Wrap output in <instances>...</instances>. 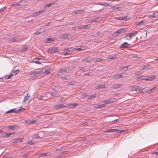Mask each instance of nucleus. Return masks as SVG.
Segmentation results:
<instances>
[{
    "label": "nucleus",
    "instance_id": "obj_49",
    "mask_svg": "<svg viewBox=\"0 0 158 158\" xmlns=\"http://www.w3.org/2000/svg\"><path fill=\"white\" fill-rule=\"evenodd\" d=\"M24 110V108H21L20 109H19L17 110V111L18 112V113L19 111H21V112L23 111Z\"/></svg>",
    "mask_w": 158,
    "mask_h": 158
},
{
    "label": "nucleus",
    "instance_id": "obj_18",
    "mask_svg": "<svg viewBox=\"0 0 158 158\" xmlns=\"http://www.w3.org/2000/svg\"><path fill=\"white\" fill-rule=\"evenodd\" d=\"M137 33L138 31H135L134 32L129 33V34L130 35V36L131 38L135 36L137 34Z\"/></svg>",
    "mask_w": 158,
    "mask_h": 158
},
{
    "label": "nucleus",
    "instance_id": "obj_29",
    "mask_svg": "<svg viewBox=\"0 0 158 158\" xmlns=\"http://www.w3.org/2000/svg\"><path fill=\"white\" fill-rule=\"evenodd\" d=\"M20 1L17 2H14L12 4V6H20Z\"/></svg>",
    "mask_w": 158,
    "mask_h": 158
},
{
    "label": "nucleus",
    "instance_id": "obj_35",
    "mask_svg": "<svg viewBox=\"0 0 158 158\" xmlns=\"http://www.w3.org/2000/svg\"><path fill=\"white\" fill-rule=\"evenodd\" d=\"M105 87V86L104 85H99L98 86V88H97L98 89H102Z\"/></svg>",
    "mask_w": 158,
    "mask_h": 158
},
{
    "label": "nucleus",
    "instance_id": "obj_15",
    "mask_svg": "<svg viewBox=\"0 0 158 158\" xmlns=\"http://www.w3.org/2000/svg\"><path fill=\"white\" fill-rule=\"evenodd\" d=\"M12 142L13 143H15L18 142H21L22 141V139L19 138H15L12 139Z\"/></svg>",
    "mask_w": 158,
    "mask_h": 158
},
{
    "label": "nucleus",
    "instance_id": "obj_39",
    "mask_svg": "<svg viewBox=\"0 0 158 158\" xmlns=\"http://www.w3.org/2000/svg\"><path fill=\"white\" fill-rule=\"evenodd\" d=\"M27 50V48L26 47H24L22 48V49L21 50V52H25L26 50Z\"/></svg>",
    "mask_w": 158,
    "mask_h": 158
},
{
    "label": "nucleus",
    "instance_id": "obj_9",
    "mask_svg": "<svg viewBox=\"0 0 158 158\" xmlns=\"http://www.w3.org/2000/svg\"><path fill=\"white\" fill-rule=\"evenodd\" d=\"M89 26L88 25H84L80 27L79 28L81 30H83L85 29H89Z\"/></svg>",
    "mask_w": 158,
    "mask_h": 158
},
{
    "label": "nucleus",
    "instance_id": "obj_1",
    "mask_svg": "<svg viewBox=\"0 0 158 158\" xmlns=\"http://www.w3.org/2000/svg\"><path fill=\"white\" fill-rule=\"evenodd\" d=\"M71 70L70 67H68L65 68H61L60 69L59 71L61 73H62L63 72H65L67 73H69L71 72Z\"/></svg>",
    "mask_w": 158,
    "mask_h": 158
},
{
    "label": "nucleus",
    "instance_id": "obj_30",
    "mask_svg": "<svg viewBox=\"0 0 158 158\" xmlns=\"http://www.w3.org/2000/svg\"><path fill=\"white\" fill-rule=\"evenodd\" d=\"M118 20H128V19H127V17L126 16H124L123 17H119L117 18Z\"/></svg>",
    "mask_w": 158,
    "mask_h": 158
},
{
    "label": "nucleus",
    "instance_id": "obj_37",
    "mask_svg": "<svg viewBox=\"0 0 158 158\" xmlns=\"http://www.w3.org/2000/svg\"><path fill=\"white\" fill-rule=\"evenodd\" d=\"M53 41V39L52 38H49L47 39V42L48 43H50L51 42V41Z\"/></svg>",
    "mask_w": 158,
    "mask_h": 158
},
{
    "label": "nucleus",
    "instance_id": "obj_40",
    "mask_svg": "<svg viewBox=\"0 0 158 158\" xmlns=\"http://www.w3.org/2000/svg\"><path fill=\"white\" fill-rule=\"evenodd\" d=\"M116 58V56L114 55V56H112L111 55H110L109 56V59H115Z\"/></svg>",
    "mask_w": 158,
    "mask_h": 158
},
{
    "label": "nucleus",
    "instance_id": "obj_62",
    "mask_svg": "<svg viewBox=\"0 0 158 158\" xmlns=\"http://www.w3.org/2000/svg\"><path fill=\"white\" fill-rule=\"evenodd\" d=\"M80 70L82 71H85V69L84 67H82L81 68Z\"/></svg>",
    "mask_w": 158,
    "mask_h": 158
},
{
    "label": "nucleus",
    "instance_id": "obj_28",
    "mask_svg": "<svg viewBox=\"0 0 158 158\" xmlns=\"http://www.w3.org/2000/svg\"><path fill=\"white\" fill-rule=\"evenodd\" d=\"M121 76V78H124L127 77V74L126 73H120Z\"/></svg>",
    "mask_w": 158,
    "mask_h": 158
},
{
    "label": "nucleus",
    "instance_id": "obj_57",
    "mask_svg": "<svg viewBox=\"0 0 158 158\" xmlns=\"http://www.w3.org/2000/svg\"><path fill=\"white\" fill-rule=\"evenodd\" d=\"M5 9V7H3L0 9V13L3 11Z\"/></svg>",
    "mask_w": 158,
    "mask_h": 158
},
{
    "label": "nucleus",
    "instance_id": "obj_24",
    "mask_svg": "<svg viewBox=\"0 0 158 158\" xmlns=\"http://www.w3.org/2000/svg\"><path fill=\"white\" fill-rule=\"evenodd\" d=\"M105 106V104H102L101 105H99L97 106H95V108L97 109H99L101 108L102 107H104Z\"/></svg>",
    "mask_w": 158,
    "mask_h": 158
},
{
    "label": "nucleus",
    "instance_id": "obj_27",
    "mask_svg": "<svg viewBox=\"0 0 158 158\" xmlns=\"http://www.w3.org/2000/svg\"><path fill=\"white\" fill-rule=\"evenodd\" d=\"M143 24V21H140L139 22H138L136 23L135 24V25L136 26L142 25Z\"/></svg>",
    "mask_w": 158,
    "mask_h": 158
},
{
    "label": "nucleus",
    "instance_id": "obj_19",
    "mask_svg": "<svg viewBox=\"0 0 158 158\" xmlns=\"http://www.w3.org/2000/svg\"><path fill=\"white\" fill-rule=\"evenodd\" d=\"M114 77L115 79H118L121 78L120 73L115 75L114 76Z\"/></svg>",
    "mask_w": 158,
    "mask_h": 158
},
{
    "label": "nucleus",
    "instance_id": "obj_7",
    "mask_svg": "<svg viewBox=\"0 0 158 158\" xmlns=\"http://www.w3.org/2000/svg\"><path fill=\"white\" fill-rule=\"evenodd\" d=\"M18 127V126L17 125H15L14 126L9 125L7 127V128L8 129L12 130H14L15 129H17Z\"/></svg>",
    "mask_w": 158,
    "mask_h": 158
},
{
    "label": "nucleus",
    "instance_id": "obj_64",
    "mask_svg": "<svg viewBox=\"0 0 158 158\" xmlns=\"http://www.w3.org/2000/svg\"><path fill=\"white\" fill-rule=\"evenodd\" d=\"M51 24V23H48L47 24H45V26H49V25H50V24Z\"/></svg>",
    "mask_w": 158,
    "mask_h": 158
},
{
    "label": "nucleus",
    "instance_id": "obj_41",
    "mask_svg": "<svg viewBox=\"0 0 158 158\" xmlns=\"http://www.w3.org/2000/svg\"><path fill=\"white\" fill-rule=\"evenodd\" d=\"M19 70H16L15 71H14L13 73L15 75H16L17 73H19Z\"/></svg>",
    "mask_w": 158,
    "mask_h": 158
},
{
    "label": "nucleus",
    "instance_id": "obj_42",
    "mask_svg": "<svg viewBox=\"0 0 158 158\" xmlns=\"http://www.w3.org/2000/svg\"><path fill=\"white\" fill-rule=\"evenodd\" d=\"M69 152L68 151H64L61 152L60 153L61 154H68Z\"/></svg>",
    "mask_w": 158,
    "mask_h": 158
},
{
    "label": "nucleus",
    "instance_id": "obj_22",
    "mask_svg": "<svg viewBox=\"0 0 158 158\" xmlns=\"http://www.w3.org/2000/svg\"><path fill=\"white\" fill-rule=\"evenodd\" d=\"M50 155V153L49 152H47L45 153H42L40 155V156L43 157L44 156H48Z\"/></svg>",
    "mask_w": 158,
    "mask_h": 158
},
{
    "label": "nucleus",
    "instance_id": "obj_34",
    "mask_svg": "<svg viewBox=\"0 0 158 158\" xmlns=\"http://www.w3.org/2000/svg\"><path fill=\"white\" fill-rule=\"evenodd\" d=\"M155 88H152L151 89H148V90H147V91H146V92L148 94H150L152 92V90H153L155 89Z\"/></svg>",
    "mask_w": 158,
    "mask_h": 158
},
{
    "label": "nucleus",
    "instance_id": "obj_2",
    "mask_svg": "<svg viewBox=\"0 0 158 158\" xmlns=\"http://www.w3.org/2000/svg\"><path fill=\"white\" fill-rule=\"evenodd\" d=\"M74 50V49L72 48H65L64 49V52H63V54L64 55L70 54H71V52H73Z\"/></svg>",
    "mask_w": 158,
    "mask_h": 158
},
{
    "label": "nucleus",
    "instance_id": "obj_3",
    "mask_svg": "<svg viewBox=\"0 0 158 158\" xmlns=\"http://www.w3.org/2000/svg\"><path fill=\"white\" fill-rule=\"evenodd\" d=\"M125 28H123L118 29L115 31L113 34V36L116 37L118 36L119 34L123 33L125 32Z\"/></svg>",
    "mask_w": 158,
    "mask_h": 158
},
{
    "label": "nucleus",
    "instance_id": "obj_6",
    "mask_svg": "<svg viewBox=\"0 0 158 158\" xmlns=\"http://www.w3.org/2000/svg\"><path fill=\"white\" fill-rule=\"evenodd\" d=\"M115 99L114 98H112L109 99L107 100L104 101L105 103L106 104H109L112 103L115 101Z\"/></svg>",
    "mask_w": 158,
    "mask_h": 158
},
{
    "label": "nucleus",
    "instance_id": "obj_52",
    "mask_svg": "<svg viewBox=\"0 0 158 158\" xmlns=\"http://www.w3.org/2000/svg\"><path fill=\"white\" fill-rule=\"evenodd\" d=\"M28 144L30 145H32L34 144V143L33 142L32 140H30L28 142Z\"/></svg>",
    "mask_w": 158,
    "mask_h": 158
},
{
    "label": "nucleus",
    "instance_id": "obj_55",
    "mask_svg": "<svg viewBox=\"0 0 158 158\" xmlns=\"http://www.w3.org/2000/svg\"><path fill=\"white\" fill-rule=\"evenodd\" d=\"M40 32L39 31V30L38 31H36L35 33V35H38L39 34H40Z\"/></svg>",
    "mask_w": 158,
    "mask_h": 158
},
{
    "label": "nucleus",
    "instance_id": "obj_33",
    "mask_svg": "<svg viewBox=\"0 0 158 158\" xmlns=\"http://www.w3.org/2000/svg\"><path fill=\"white\" fill-rule=\"evenodd\" d=\"M152 68V66L149 65L147 66H144V69H151Z\"/></svg>",
    "mask_w": 158,
    "mask_h": 158
},
{
    "label": "nucleus",
    "instance_id": "obj_61",
    "mask_svg": "<svg viewBox=\"0 0 158 158\" xmlns=\"http://www.w3.org/2000/svg\"><path fill=\"white\" fill-rule=\"evenodd\" d=\"M45 73H47V74H49L50 73V70H47L45 71Z\"/></svg>",
    "mask_w": 158,
    "mask_h": 158
},
{
    "label": "nucleus",
    "instance_id": "obj_47",
    "mask_svg": "<svg viewBox=\"0 0 158 158\" xmlns=\"http://www.w3.org/2000/svg\"><path fill=\"white\" fill-rule=\"evenodd\" d=\"M76 83L74 81H72L70 82V85H74Z\"/></svg>",
    "mask_w": 158,
    "mask_h": 158
},
{
    "label": "nucleus",
    "instance_id": "obj_59",
    "mask_svg": "<svg viewBox=\"0 0 158 158\" xmlns=\"http://www.w3.org/2000/svg\"><path fill=\"white\" fill-rule=\"evenodd\" d=\"M54 51L56 52L58 51V48L57 47H55L54 48Z\"/></svg>",
    "mask_w": 158,
    "mask_h": 158
},
{
    "label": "nucleus",
    "instance_id": "obj_10",
    "mask_svg": "<svg viewBox=\"0 0 158 158\" xmlns=\"http://www.w3.org/2000/svg\"><path fill=\"white\" fill-rule=\"evenodd\" d=\"M148 17H154L155 18H156L158 17V12H154L152 15H148Z\"/></svg>",
    "mask_w": 158,
    "mask_h": 158
},
{
    "label": "nucleus",
    "instance_id": "obj_23",
    "mask_svg": "<svg viewBox=\"0 0 158 158\" xmlns=\"http://www.w3.org/2000/svg\"><path fill=\"white\" fill-rule=\"evenodd\" d=\"M44 12L43 10H42L41 11H39L37 12H36L35 14H34V16H38V15H40L41 13H43Z\"/></svg>",
    "mask_w": 158,
    "mask_h": 158
},
{
    "label": "nucleus",
    "instance_id": "obj_8",
    "mask_svg": "<svg viewBox=\"0 0 158 158\" xmlns=\"http://www.w3.org/2000/svg\"><path fill=\"white\" fill-rule=\"evenodd\" d=\"M123 86L121 84H115L112 86L113 89H117Z\"/></svg>",
    "mask_w": 158,
    "mask_h": 158
},
{
    "label": "nucleus",
    "instance_id": "obj_17",
    "mask_svg": "<svg viewBox=\"0 0 158 158\" xmlns=\"http://www.w3.org/2000/svg\"><path fill=\"white\" fill-rule=\"evenodd\" d=\"M86 48V47L84 46L83 47H81L80 48H74V50H77L78 51H81L84 50H85Z\"/></svg>",
    "mask_w": 158,
    "mask_h": 158
},
{
    "label": "nucleus",
    "instance_id": "obj_51",
    "mask_svg": "<svg viewBox=\"0 0 158 158\" xmlns=\"http://www.w3.org/2000/svg\"><path fill=\"white\" fill-rule=\"evenodd\" d=\"M12 134V133H7L6 134V135L4 136H3L4 137H7V136H10V135L11 134Z\"/></svg>",
    "mask_w": 158,
    "mask_h": 158
},
{
    "label": "nucleus",
    "instance_id": "obj_53",
    "mask_svg": "<svg viewBox=\"0 0 158 158\" xmlns=\"http://www.w3.org/2000/svg\"><path fill=\"white\" fill-rule=\"evenodd\" d=\"M57 92H54V93H52L51 94V95L52 96H55L56 95H57Z\"/></svg>",
    "mask_w": 158,
    "mask_h": 158
},
{
    "label": "nucleus",
    "instance_id": "obj_5",
    "mask_svg": "<svg viewBox=\"0 0 158 158\" xmlns=\"http://www.w3.org/2000/svg\"><path fill=\"white\" fill-rule=\"evenodd\" d=\"M10 41L12 42H20V40L18 36H15L13 38H11L10 39Z\"/></svg>",
    "mask_w": 158,
    "mask_h": 158
},
{
    "label": "nucleus",
    "instance_id": "obj_50",
    "mask_svg": "<svg viewBox=\"0 0 158 158\" xmlns=\"http://www.w3.org/2000/svg\"><path fill=\"white\" fill-rule=\"evenodd\" d=\"M34 137L35 138V139H36V138H39V136L37 134H34Z\"/></svg>",
    "mask_w": 158,
    "mask_h": 158
},
{
    "label": "nucleus",
    "instance_id": "obj_14",
    "mask_svg": "<svg viewBox=\"0 0 158 158\" xmlns=\"http://www.w3.org/2000/svg\"><path fill=\"white\" fill-rule=\"evenodd\" d=\"M17 113L18 112L17 111V110L16 108L12 109L11 110H10L9 111H6L5 114H6L8 113Z\"/></svg>",
    "mask_w": 158,
    "mask_h": 158
},
{
    "label": "nucleus",
    "instance_id": "obj_54",
    "mask_svg": "<svg viewBox=\"0 0 158 158\" xmlns=\"http://www.w3.org/2000/svg\"><path fill=\"white\" fill-rule=\"evenodd\" d=\"M144 77L143 76H142V77H139L138 78L139 79V80H145V78H144Z\"/></svg>",
    "mask_w": 158,
    "mask_h": 158
},
{
    "label": "nucleus",
    "instance_id": "obj_16",
    "mask_svg": "<svg viewBox=\"0 0 158 158\" xmlns=\"http://www.w3.org/2000/svg\"><path fill=\"white\" fill-rule=\"evenodd\" d=\"M85 11L83 10H79L76 11H74L73 12L75 14H82V13L85 12Z\"/></svg>",
    "mask_w": 158,
    "mask_h": 158
},
{
    "label": "nucleus",
    "instance_id": "obj_45",
    "mask_svg": "<svg viewBox=\"0 0 158 158\" xmlns=\"http://www.w3.org/2000/svg\"><path fill=\"white\" fill-rule=\"evenodd\" d=\"M13 76V74H11L9 75L8 76V77H6V79H8L9 78H11Z\"/></svg>",
    "mask_w": 158,
    "mask_h": 158
},
{
    "label": "nucleus",
    "instance_id": "obj_38",
    "mask_svg": "<svg viewBox=\"0 0 158 158\" xmlns=\"http://www.w3.org/2000/svg\"><path fill=\"white\" fill-rule=\"evenodd\" d=\"M69 34L66 35V34H64L62 35V38L63 39H66L67 38Z\"/></svg>",
    "mask_w": 158,
    "mask_h": 158
},
{
    "label": "nucleus",
    "instance_id": "obj_25",
    "mask_svg": "<svg viewBox=\"0 0 158 158\" xmlns=\"http://www.w3.org/2000/svg\"><path fill=\"white\" fill-rule=\"evenodd\" d=\"M54 4H55L54 2H53V3H49L48 4H46L44 5V7L45 8H46V7H49L51 6H53V5Z\"/></svg>",
    "mask_w": 158,
    "mask_h": 158
},
{
    "label": "nucleus",
    "instance_id": "obj_46",
    "mask_svg": "<svg viewBox=\"0 0 158 158\" xmlns=\"http://www.w3.org/2000/svg\"><path fill=\"white\" fill-rule=\"evenodd\" d=\"M102 60L101 58H98L97 59L95 62H100Z\"/></svg>",
    "mask_w": 158,
    "mask_h": 158
},
{
    "label": "nucleus",
    "instance_id": "obj_4",
    "mask_svg": "<svg viewBox=\"0 0 158 158\" xmlns=\"http://www.w3.org/2000/svg\"><path fill=\"white\" fill-rule=\"evenodd\" d=\"M130 44L127 42H124L120 45V47L121 48H129Z\"/></svg>",
    "mask_w": 158,
    "mask_h": 158
},
{
    "label": "nucleus",
    "instance_id": "obj_13",
    "mask_svg": "<svg viewBox=\"0 0 158 158\" xmlns=\"http://www.w3.org/2000/svg\"><path fill=\"white\" fill-rule=\"evenodd\" d=\"M119 130L117 129H110L106 131V132H111L117 131H118ZM119 131L121 132V131Z\"/></svg>",
    "mask_w": 158,
    "mask_h": 158
},
{
    "label": "nucleus",
    "instance_id": "obj_26",
    "mask_svg": "<svg viewBox=\"0 0 158 158\" xmlns=\"http://www.w3.org/2000/svg\"><path fill=\"white\" fill-rule=\"evenodd\" d=\"M30 98V96H28V94H27V96H25L24 97V99H23V102H25L27 100Z\"/></svg>",
    "mask_w": 158,
    "mask_h": 158
},
{
    "label": "nucleus",
    "instance_id": "obj_58",
    "mask_svg": "<svg viewBox=\"0 0 158 158\" xmlns=\"http://www.w3.org/2000/svg\"><path fill=\"white\" fill-rule=\"evenodd\" d=\"M44 97L42 96H40L39 98V99H42V100H44Z\"/></svg>",
    "mask_w": 158,
    "mask_h": 158
},
{
    "label": "nucleus",
    "instance_id": "obj_56",
    "mask_svg": "<svg viewBox=\"0 0 158 158\" xmlns=\"http://www.w3.org/2000/svg\"><path fill=\"white\" fill-rule=\"evenodd\" d=\"M128 66H125V67H124L123 69L126 71L128 69Z\"/></svg>",
    "mask_w": 158,
    "mask_h": 158
},
{
    "label": "nucleus",
    "instance_id": "obj_11",
    "mask_svg": "<svg viewBox=\"0 0 158 158\" xmlns=\"http://www.w3.org/2000/svg\"><path fill=\"white\" fill-rule=\"evenodd\" d=\"M60 78L61 79H62L64 80H69L70 79L71 77L69 75H67L64 77H60Z\"/></svg>",
    "mask_w": 158,
    "mask_h": 158
},
{
    "label": "nucleus",
    "instance_id": "obj_48",
    "mask_svg": "<svg viewBox=\"0 0 158 158\" xmlns=\"http://www.w3.org/2000/svg\"><path fill=\"white\" fill-rule=\"evenodd\" d=\"M87 76H92L93 75L92 73H88L85 74Z\"/></svg>",
    "mask_w": 158,
    "mask_h": 158
},
{
    "label": "nucleus",
    "instance_id": "obj_63",
    "mask_svg": "<svg viewBox=\"0 0 158 158\" xmlns=\"http://www.w3.org/2000/svg\"><path fill=\"white\" fill-rule=\"evenodd\" d=\"M119 8H121V7H114L113 8V10H115L116 9H118Z\"/></svg>",
    "mask_w": 158,
    "mask_h": 158
},
{
    "label": "nucleus",
    "instance_id": "obj_21",
    "mask_svg": "<svg viewBox=\"0 0 158 158\" xmlns=\"http://www.w3.org/2000/svg\"><path fill=\"white\" fill-rule=\"evenodd\" d=\"M55 107L57 109H59L60 108H62L64 107H65L66 106H64L63 104H60L59 105H56V106Z\"/></svg>",
    "mask_w": 158,
    "mask_h": 158
},
{
    "label": "nucleus",
    "instance_id": "obj_12",
    "mask_svg": "<svg viewBox=\"0 0 158 158\" xmlns=\"http://www.w3.org/2000/svg\"><path fill=\"white\" fill-rule=\"evenodd\" d=\"M146 77V78H145V80L147 81H152L155 78V77L154 75H151V76H148Z\"/></svg>",
    "mask_w": 158,
    "mask_h": 158
},
{
    "label": "nucleus",
    "instance_id": "obj_31",
    "mask_svg": "<svg viewBox=\"0 0 158 158\" xmlns=\"http://www.w3.org/2000/svg\"><path fill=\"white\" fill-rule=\"evenodd\" d=\"M126 38V39L127 40H130L131 38L130 36V35L129 33H128L126 35L125 37Z\"/></svg>",
    "mask_w": 158,
    "mask_h": 158
},
{
    "label": "nucleus",
    "instance_id": "obj_60",
    "mask_svg": "<svg viewBox=\"0 0 158 158\" xmlns=\"http://www.w3.org/2000/svg\"><path fill=\"white\" fill-rule=\"evenodd\" d=\"M103 5L106 6H110L109 5V3H104Z\"/></svg>",
    "mask_w": 158,
    "mask_h": 158
},
{
    "label": "nucleus",
    "instance_id": "obj_20",
    "mask_svg": "<svg viewBox=\"0 0 158 158\" xmlns=\"http://www.w3.org/2000/svg\"><path fill=\"white\" fill-rule=\"evenodd\" d=\"M42 73L43 71L41 70L36 71L34 72V74L36 76L38 74H41Z\"/></svg>",
    "mask_w": 158,
    "mask_h": 158
},
{
    "label": "nucleus",
    "instance_id": "obj_43",
    "mask_svg": "<svg viewBox=\"0 0 158 158\" xmlns=\"http://www.w3.org/2000/svg\"><path fill=\"white\" fill-rule=\"evenodd\" d=\"M33 62L35 63L36 64H41V62L39 61L38 60H35L33 61Z\"/></svg>",
    "mask_w": 158,
    "mask_h": 158
},
{
    "label": "nucleus",
    "instance_id": "obj_36",
    "mask_svg": "<svg viewBox=\"0 0 158 158\" xmlns=\"http://www.w3.org/2000/svg\"><path fill=\"white\" fill-rule=\"evenodd\" d=\"M39 31L40 32V33H42V32H44L45 31V29L44 28H42L39 30Z\"/></svg>",
    "mask_w": 158,
    "mask_h": 158
},
{
    "label": "nucleus",
    "instance_id": "obj_44",
    "mask_svg": "<svg viewBox=\"0 0 158 158\" xmlns=\"http://www.w3.org/2000/svg\"><path fill=\"white\" fill-rule=\"evenodd\" d=\"M153 154H156V155H158V149H156L155 151L152 153Z\"/></svg>",
    "mask_w": 158,
    "mask_h": 158
},
{
    "label": "nucleus",
    "instance_id": "obj_32",
    "mask_svg": "<svg viewBox=\"0 0 158 158\" xmlns=\"http://www.w3.org/2000/svg\"><path fill=\"white\" fill-rule=\"evenodd\" d=\"M97 94H95L94 95H93L88 98V99H91L94 98L96 97V95Z\"/></svg>",
    "mask_w": 158,
    "mask_h": 158
}]
</instances>
